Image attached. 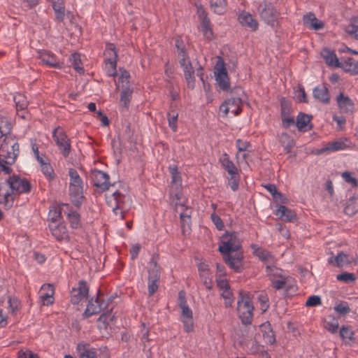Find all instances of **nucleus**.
Segmentation results:
<instances>
[{"label": "nucleus", "instance_id": "nucleus-1", "mask_svg": "<svg viewBox=\"0 0 358 358\" xmlns=\"http://www.w3.org/2000/svg\"><path fill=\"white\" fill-rule=\"evenodd\" d=\"M108 205L112 208L114 213L120 215V219L124 218V210H127V203L130 201L129 195L124 187L115 191L110 196H106Z\"/></svg>", "mask_w": 358, "mask_h": 358}, {"label": "nucleus", "instance_id": "nucleus-2", "mask_svg": "<svg viewBox=\"0 0 358 358\" xmlns=\"http://www.w3.org/2000/svg\"><path fill=\"white\" fill-rule=\"evenodd\" d=\"M237 311L243 324H250L253 319L254 306L249 294L241 292L237 301Z\"/></svg>", "mask_w": 358, "mask_h": 358}, {"label": "nucleus", "instance_id": "nucleus-3", "mask_svg": "<svg viewBox=\"0 0 358 358\" xmlns=\"http://www.w3.org/2000/svg\"><path fill=\"white\" fill-rule=\"evenodd\" d=\"M69 195L73 203L79 207L84 198L83 196V182L78 171L74 169H69Z\"/></svg>", "mask_w": 358, "mask_h": 358}, {"label": "nucleus", "instance_id": "nucleus-4", "mask_svg": "<svg viewBox=\"0 0 358 358\" xmlns=\"http://www.w3.org/2000/svg\"><path fill=\"white\" fill-rule=\"evenodd\" d=\"M20 146L14 139L6 137L0 147V159L6 164H13L20 153Z\"/></svg>", "mask_w": 358, "mask_h": 358}, {"label": "nucleus", "instance_id": "nucleus-5", "mask_svg": "<svg viewBox=\"0 0 358 358\" xmlns=\"http://www.w3.org/2000/svg\"><path fill=\"white\" fill-rule=\"evenodd\" d=\"M261 19L272 29H276L280 27V11L271 3H264L259 6Z\"/></svg>", "mask_w": 358, "mask_h": 358}, {"label": "nucleus", "instance_id": "nucleus-6", "mask_svg": "<svg viewBox=\"0 0 358 358\" xmlns=\"http://www.w3.org/2000/svg\"><path fill=\"white\" fill-rule=\"evenodd\" d=\"M6 182L11 189L12 192H6L4 194L3 199L6 203L8 201V198L12 194H27L30 192L31 189V185L27 179L17 175H13L9 177L8 179L6 180Z\"/></svg>", "mask_w": 358, "mask_h": 358}, {"label": "nucleus", "instance_id": "nucleus-7", "mask_svg": "<svg viewBox=\"0 0 358 358\" xmlns=\"http://www.w3.org/2000/svg\"><path fill=\"white\" fill-rule=\"evenodd\" d=\"M241 242L238 233L236 231H227L221 237L218 250L220 253L234 252L241 250Z\"/></svg>", "mask_w": 358, "mask_h": 358}, {"label": "nucleus", "instance_id": "nucleus-8", "mask_svg": "<svg viewBox=\"0 0 358 358\" xmlns=\"http://www.w3.org/2000/svg\"><path fill=\"white\" fill-rule=\"evenodd\" d=\"M178 306L181 309L182 322L185 331L187 333L191 332L194 329L193 315L192 310L187 305L185 291L181 290L178 292Z\"/></svg>", "mask_w": 358, "mask_h": 358}, {"label": "nucleus", "instance_id": "nucleus-9", "mask_svg": "<svg viewBox=\"0 0 358 358\" xmlns=\"http://www.w3.org/2000/svg\"><path fill=\"white\" fill-rule=\"evenodd\" d=\"M160 267L152 257L148 263V294L152 296L157 292L159 285Z\"/></svg>", "mask_w": 358, "mask_h": 358}, {"label": "nucleus", "instance_id": "nucleus-10", "mask_svg": "<svg viewBox=\"0 0 358 358\" xmlns=\"http://www.w3.org/2000/svg\"><path fill=\"white\" fill-rule=\"evenodd\" d=\"M52 138L55 141L61 154L67 157L71 150V141L64 131L59 127L55 128L52 131Z\"/></svg>", "mask_w": 358, "mask_h": 358}, {"label": "nucleus", "instance_id": "nucleus-11", "mask_svg": "<svg viewBox=\"0 0 358 358\" xmlns=\"http://www.w3.org/2000/svg\"><path fill=\"white\" fill-rule=\"evenodd\" d=\"M224 262L236 273H241L243 270V252L242 250L234 252L221 253Z\"/></svg>", "mask_w": 358, "mask_h": 358}, {"label": "nucleus", "instance_id": "nucleus-12", "mask_svg": "<svg viewBox=\"0 0 358 358\" xmlns=\"http://www.w3.org/2000/svg\"><path fill=\"white\" fill-rule=\"evenodd\" d=\"M89 286L85 280H81L78 286L73 287L71 292V302L73 304H78L84 299H87L89 293Z\"/></svg>", "mask_w": 358, "mask_h": 358}, {"label": "nucleus", "instance_id": "nucleus-13", "mask_svg": "<svg viewBox=\"0 0 358 358\" xmlns=\"http://www.w3.org/2000/svg\"><path fill=\"white\" fill-rule=\"evenodd\" d=\"M91 179L93 185L101 191L108 190L110 186L109 182V176L98 170H94L91 173Z\"/></svg>", "mask_w": 358, "mask_h": 358}, {"label": "nucleus", "instance_id": "nucleus-14", "mask_svg": "<svg viewBox=\"0 0 358 358\" xmlns=\"http://www.w3.org/2000/svg\"><path fill=\"white\" fill-rule=\"evenodd\" d=\"M250 247L253 255L257 257L262 262L266 265L275 264V258L271 252L263 249L257 244H252Z\"/></svg>", "mask_w": 358, "mask_h": 358}, {"label": "nucleus", "instance_id": "nucleus-15", "mask_svg": "<svg viewBox=\"0 0 358 358\" xmlns=\"http://www.w3.org/2000/svg\"><path fill=\"white\" fill-rule=\"evenodd\" d=\"M238 22L243 27L250 29L251 31H256L258 29L259 23L256 18L250 13L246 11H241L238 17Z\"/></svg>", "mask_w": 358, "mask_h": 358}, {"label": "nucleus", "instance_id": "nucleus-16", "mask_svg": "<svg viewBox=\"0 0 358 358\" xmlns=\"http://www.w3.org/2000/svg\"><path fill=\"white\" fill-rule=\"evenodd\" d=\"M38 54L39 59L44 64L56 69H62L63 67V64L51 52L43 50L39 52Z\"/></svg>", "mask_w": 358, "mask_h": 358}, {"label": "nucleus", "instance_id": "nucleus-17", "mask_svg": "<svg viewBox=\"0 0 358 358\" xmlns=\"http://www.w3.org/2000/svg\"><path fill=\"white\" fill-rule=\"evenodd\" d=\"M55 293L54 287L50 284H44L40 290V299L43 305H52L54 302L53 295Z\"/></svg>", "mask_w": 358, "mask_h": 358}, {"label": "nucleus", "instance_id": "nucleus-18", "mask_svg": "<svg viewBox=\"0 0 358 358\" xmlns=\"http://www.w3.org/2000/svg\"><path fill=\"white\" fill-rule=\"evenodd\" d=\"M216 80L218 83L219 87L223 91H227L229 90V79L227 75L224 64L217 69V71L215 72Z\"/></svg>", "mask_w": 358, "mask_h": 358}, {"label": "nucleus", "instance_id": "nucleus-19", "mask_svg": "<svg viewBox=\"0 0 358 358\" xmlns=\"http://www.w3.org/2000/svg\"><path fill=\"white\" fill-rule=\"evenodd\" d=\"M303 22L306 27L313 30L322 29L324 26V23L319 20L315 14L311 12L303 15Z\"/></svg>", "mask_w": 358, "mask_h": 358}, {"label": "nucleus", "instance_id": "nucleus-20", "mask_svg": "<svg viewBox=\"0 0 358 358\" xmlns=\"http://www.w3.org/2000/svg\"><path fill=\"white\" fill-rule=\"evenodd\" d=\"M336 101L339 108L343 113H352L355 104L353 101L349 96L344 95V94L341 92L337 96Z\"/></svg>", "mask_w": 358, "mask_h": 358}, {"label": "nucleus", "instance_id": "nucleus-21", "mask_svg": "<svg viewBox=\"0 0 358 358\" xmlns=\"http://www.w3.org/2000/svg\"><path fill=\"white\" fill-rule=\"evenodd\" d=\"M50 230L52 233V235L58 241H68L69 240V234L66 230V227L62 224H49Z\"/></svg>", "mask_w": 358, "mask_h": 358}, {"label": "nucleus", "instance_id": "nucleus-22", "mask_svg": "<svg viewBox=\"0 0 358 358\" xmlns=\"http://www.w3.org/2000/svg\"><path fill=\"white\" fill-rule=\"evenodd\" d=\"M313 97L319 101L327 104L330 101V95L327 87L324 85H320L313 90Z\"/></svg>", "mask_w": 358, "mask_h": 358}, {"label": "nucleus", "instance_id": "nucleus-23", "mask_svg": "<svg viewBox=\"0 0 358 358\" xmlns=\"http://www.w3.org/2000/svg\"><path fill=\"white\" fill-rule=\"evenodd\" d=\"M345 141H347V139H339L335 141L329 142L326 146L318 150L317 153L320 155L326 152H335L345 150L348 147Z\"/></svg>", "mask_w": 358, "mask_h": 358}, {"label": "nucleus", "instance_id": "nucleus-24", "mask_svg": "<svg viewBox=\"0 0 358 358\" xmlns=\"http://www.w3.org/2000/svg\"><path fill=\"white\" fill-rule=\"evenodd\" d=\"M106 306H103V302L101 301L99 296L96 297L94 302L93 300H90L87 306V308L85 311V315L90 317L92 315L100 313L103 309L106 308Z\"/></svg>", "mask_w": 358, "mask_h": 358}, {"label": "nucleus", "instance_id": "nucleus-25", "mask_svg": "<svg viewBox=\"0 0 358 358\" xmlns=\"http://www.w3.org/2000/svg\"><path fill=\"white\" fill-rule=\"evenodd\" d=\"M77 350L80 358H98L96 350L90 348L89 344L85 343H78Z\"/></svg>", "mask_w": 358, "mask_h": 358}, {"label": "nucleus", "instance_id": "nucleus-26", "mask_svg": "<svg viewBox=\"0 0 358 358\" xmlns=\"http://www.w3.org/2000/svg\"><path fill=\"white\" fill-rule=\"evenodd\" d=\"M259 327L262 332L264 342L267 344L273 345L275 342V337L269 322L262 324Z\"/></svg>", "mask_w": 358, "mask_h": 358}, {"label": "nucleus", "instance_id": "nucleus-27", "mask_svg": "<svg viewBox=\"0 0 358 358\" xmlns=\"http://www.w3.org/2000/svg\"><path fill=\"white\" fill-rule=\"evenodd\" d=\"M321 56L328 66L334 67L339 66L340 62L334 51L328 48H324L321 51Z\"/></svg>", "mask_w": 358, "mask_h": 358}, {"label": "nucleus", "instance_id": "nucleus-28", "mask_svg": "<svg viewBox=\"0 0 358 358\" xmlns=\"http://www.w3.org/2000/svg\"><path fill=\"white\" fill-rule=\"evenodd\" d=\"M220 162L222 166L228 173L229 175H236L238 173V170L234 164V162L229 159V156L227 153H224L220 158Z\"/></svg>", "mask_w": 358, "mask_h": 358}, {"label": "nucleus", "instance_id": "nucleus-29", "mask_svg": "<svg viewBox=\"0 0 358 358\" xmlns=\"http://www.w3.org/2000/svg\"><path fill=\"white\" fill-rule=\"evenodd\" d=\"M69 208L68 204H62V206H51L49 213L48 217L51 220L52 224H55L57 222H58L61 217L62 212L65 214L66 209Z\"/></svg>", "mask_w": 358, "mask_h": 358}, {"label": "nucleus", "instance_id": "nucleus-30", "mask_svg": "<svg viewBox=\"0 0 358 358\" xmlns=\"http://www.w3.org/2000/svg\"><path fill=\"white\" fill-rule=\"evenodd\" d=\"M276 215L285 222H294L296 220V214L294 211L285 206H280L277 210Z\"/></svg>", "mask_w": 358, "mask_h": 358}, {"label": "nucleus", "instance_id": "nucleus-31", "mask_svg": "<svg viewBox=\"0 0 358 358\" xmlns=\"http://www.w3.org/2000/svg\"><path fill=\"white\" fill-rule=\"evenodd\" d=\"M55 11L56 20L61 22L65 17V6L64 0H50Z\"/></svg>", "mask_w": 358, "mask_h": 358}, {"label": "nucleus", "instance_id": "nucleus-32", "mask_svg": "<svg viewBox=\"0 0 358 358\" xmlns=\"http://www.w3.org/2000/svg\"><path fill=\"white\" fill-rule=\"evenodd\" d=\"M338 67L352 75L358 74V62L352 58H348L344 62H340Z\"/></svg>", "mask_w": 358, "mask_h": 358}, {"label": "nucleus", "instance_id": "nucleus-33", "mask_svg": "<svg viewBox=\"0 0 358 358\" xmlns=\"http://www.w3.org/2000/svg\"><path fill=\"white\" fill-rule=\"evenodd\" d=\"M117 50L113 43H107L104 51V62H117Z\"/></svg>", "mask_w": 358, "mask_h": 358}, {"label": "nucleus", "instance_id": "nucleus-34", "mask_svg": "<svg viewBox=\"0 0 358 358\" xmlns=\"http://www.w3.org/2000/svg\"><path fill=\"white\" fill-rule=\"evenodd\" d=\"M132 93L133 90L129 87V86H126L125 88L122 90L120 102L122 110L128 109L131 99Z\"/></svg>", "mask_w": 358, "mask_h": 358}, {"label": "nucleus", "instance_id": "nucleus-35", "mask_svg": "<svg viewBox=\"0 0 358 358\" xmlns=\"http://www.w3.org/2000/svg\"><path fill=\"white\" fill-rule=\"evenodd\" d=\"M312 119L311 115H306L303 113H299L296 117V126L299 131H307L310 130L312 126H310L308 129H306V127L308 126L310 120Z\"/></svg>", "mask_w": 358, "mask_h": 358}, {"label": "nucleus", "instance_id": "nucleus-36", "mask_svg": "<svg viewBox=\"0 0 358 358\" xmlns=\"http://www.w3.org/2000/svg\"><path fill=\"white\" fill-rule=\"evenodd\" d=\"M344 212L350 216L355 215L358 213V193L351 197L344 208Z\"/></svg>", "mask_w": 358, "mask_h": 358}, {"label": "nucleus", "instance_id": "nucleus-37", "mask_svg": "<svg viewBox=\"0 0 358 358\" xmlns=\"http://www.w3.org/2000/svg\"><path fill=\"white\" fill-rule=\"evenodd\" d=\"M211 10L218 15L224 14L227 10V0H208Z\"/></svg>", "mask_w": 358, "mask_h": 358}, {"label": "nucleus", "instance_id": "nucleus-38", "mask_svg": "<svg viewBox=\"0 0 358 358\" xmlns=\"http://www.w3.org/2000/svg\"><path fill=\"white\" fill-rule=\"evenodd\" d=\"M67 218L71 224L72 228L77 229L80 225V215L79 214L73 210H70L69 208L66 209V213Z\"/></svg>", "mask_w": 358, "mask_h": 358}, {"label": "nucleus", "instance_id": "nucleus-39", "mask_svg": "<svg viewBox=\"0 0 358 358\" xmlns=\"http://www.w3.org/2000/svg\"><path fill=\"white\" fill-rule=\"evenodd\" d=\"M178 113L176 110L173 108L171 106L169 111L167 113V118L169 122V126L173 131H177V121H178Z\"/></svg>", "mask_w": 358, "mask_h": 358}, {"label": "nucleus", "instance_id": "nucleus-40", "mask_svg": "<svg viewBox=\"0 0 358 358\" xmlns=\"http://www.w3.org/2000/svg\"><path fill=\"white\" fill-rule=\"evenodd\" d=\"M39 164L41 165V171L45 178L49 180H52L55 178V173L50 162L44 160L42 163Z\"/></svg>", "mask_w": 358, "mask_h": 358}, {"label": "nucleus", "instance_id": "nucleus-41", "mask_svg": "<svg viewBox=\"0 0 358 358\" xmlns=\"http://www.w3.org/2000/svg\"><path fill=\"white\" fill-rule=\"evenodd\" d=\"M14 102L15 103L16 109L19 110H24L27 106L28 101L26 96L20 93L15 94L13 97Z\"/></svg>", "mask_w": 358, "mask_h": 358}, {"label": "nucleus", "instance_id": "nucleus-42", "mask_svg": "<svg viewBox=\"0 0 358 358\" xmlns=\"http://www.w3.org/2000/svg\"><path fill=\"white\" fill-rule=\"evenodd\" d=\"M240 103V97H233L229 99H227L224 101L220 106V111L223 114L224 116H226L228 114L230 109L229 104H239Z\"/></svg>", "mask_w": 358, "mask_h": 358}, {"label": "nucleus", "instance_id": "nucleus-43", "mask_svg": "<svg viewBox=\"0 0 358 358\" xmlns=\"http://www.w3.org/2000/svg\"><path fill=\"white\" fill-rule=\"evenodd\" d=\"M71 66L80 74L84 73V69L80 66L81 60L80 55L78 53H73L69 58Z\"/></svg>", "mask_w": 358, "mask_h": 358}, {"label": "nucleus", "instance_id": "nucleus-44", "mask_svg": "<svg viewBox=\"0 0 358 358\" xmlns=\"http://www.w3.org/2000/svg\"><path fill=\"white\" fill-rule=\"evenodd\" d=\"M347 255L344 252L338 253L336 257H331L328 262L329 264H333L335 262L334 265L338 267H342L345 264H348L349 261L347 260Z\"/></svg>", "mask_w": 358, "mask_h": 358}, {"label": "nucleus", "instance_id": "nucleus-45", "mask_svg": "<svg viewBox=\"0 0 358 358\" xmlns=\"http://www.w3.org/2000/svg\"><path fill=\"white\" fill-rule=\"evenodd\" d=\"M263 187L272 195L275 201H282L283 195L277 190V187L274 184H266Z\"/></svg>", "mask_w": 358, "mask_h": 358}, {"label": "nucleus", "instance_id": "nucleus-46", "mask_svg": "<svg viewBox=\"0 0 358 358\" xmlns=\"http://www.w3.org/2000/svg\"><path fill=\"white\" fill-rule=\"evenodd\" d=\"M121 74L118 78V83L116 85L117 88L121 87L122 90L125 88L126 86H129V78L130 75L128 71L120 69Z\"/></svg>", "mask_w": 358, "mask_h": 358}, {"label": "nucleus", "instance_id": "nucleus-47", "mask_svg": "<svg viewBox=\"0 0 358 358\" xmlns=\"http://www.w3.org/2000/svg\"><path fill=\"white\" fill-rule=\"evenodd\" d=\"M11 131V124L8 120L5 117H0V134L4 135L6 138Z\"/></svg>", "mask_w": 358, "mask_h": 358}, {"label": "nucleus", "instance_id": "nucleus-48", "mask_svg": "<svg viewBox=\"0 0 358 358\" xmlns=\"http://www.w3.org/2000/svg\"><path fill=\"white\" fill-rule=\"evenodd\" d=\"M266 274L271 277V280L275 279V278H282V276H283L282 275V270L277 268L275 264L266 265Z\"/></svg>", "mask_w": 358, "mask_h": 358}, {"label": "nucleus", "instance_id": "nucleus-49", "mask_svg": "<svg viewBox=\"0 0 358 358\" xmlns=\"http://www.w3.org/2000/svg\"><path fill=\"white\" fill-rule=\"evenodd\" d=\"M221 296L224 299V306L226 308L231 307L234 303V298L231 287L221 291Z\"/></svg>", "mask_w": 358, "mask_h": 358}, {"label": "nucleus", "instance_id": "nucleus-50", "mask_svg": "<svg viewBox=\"0 0 358 358\" xmlns=\"http://www.w3.org/2000/svg\"><path fill=\"white\" fill-rule=\"evenodd\" d=\"M339 334L345 341L355 340L354 332L348 327L343 326L340 329Z\"/></svg>", "mask_w": 358, "mask_h": 358}, {"label": "nucleus", "instance_id": "nucleus-51", "mask_svg": "<svg viewBox=\"0 0 358 358\" xmlns=\"http://www.w3.org/2000/svg\"><path fill=\"white\" fill-rule=\"evenodd\" d=\"M201 27L204 37L208 39H211L213 36V31L210 27V20L206 19L204 21L201 22Z\"/></svg>", "mask_w": 358, "mask_h": 358}, {"label": "nucleus", "instance_id": "nucleus-52", "mask_svg": "<svg viewBox=\"0 0 358 358\" xmlns=\"http://www.w3.org/2000/svg\"><path fill=\"white\" fill-rule=\"evenodd\" d=\"M336 279L337 280L343 282L345 283H350L356 280V276L354 273L343 272L341 274H338L336 276Z\"/></svg>", "mask_w": 358, "mask_h": 358}, {"label": "nucleus", "instance_id": "nucleus-53", "mask_svg": "<svg viewBox=\"0 0 358 358\" xmlns=\"http://www.w3.org/2000/svg\"><path fill=\"white\" fill-rule=\"evenodd\" d=\"M191 213V210L187 208H185L182 212L180 213L182 227H184L185 224H189L190 222Z\"/></svg>", "mask_w": 358, "mask_h": 358}, {"label": "nucleus", "instance_id": "nucleus-54", "mask_svg": "<svg viewBox=\"0 0 358 358\" xmlns=\"http://www.w3.org/2000/svg\"><path fill=\"white\" fill-rule=\"evenodd\" d=\"M324 328L331 334H334L337 332L338 322L335 318H332L331 321H325Z\"/></svg>", "mask_w": 358, "mask_h": 358}, {"label": "nucleus", "instance_id": "nucleus-55", "mask_svg": "<svg viewBox=\"0 0 358 358\" xmlns=\"http://www.w3.org/2000/svg\"><path fill=\"white\" fill-rule=\"evenodd\" d=\"M282 138L287 141V143L283 145L284 150L287 153H289L292 151V149L295 146V143L293 138H292L287 134H282Z\"/></svg>", "mask_w": 358, "mask_h": 358}, {"label": "nucleus", "instance_id": "nucleus-56", "mask_svg": "<svg viewBox=\"0 0 358 358\" xmlns=\"http://www.w3.org/2000/svg\"><path fill=\"white\" fill-rule=\"evenodd\" d=\"M106 71L108 76L115 77L117 76V62H105Z\"/></svg>", "mask_w": 358, "mask_h": 358}, {"label": "nucleus", "instance_id": "nucleus-57", "mask_svg": "<svg viewBox=\"0 0 358 358\" xmlns=\"http://www.w3.org/2000/svg\"><path fill=\"white\" fill-rule=\"evenodd\" d=\"M335 311L341 315H346L350 312V308L347 302H341L334 307Z\"/></svg>", "mask_w": 358, "mask_h": 358}, {"label": "nucleus", "instance_id": "nucleus-58", "mask_svg": "<svg viewBox=\"0 0 358 358\" xmlns=\"http://www.w3.org/2000/svg\"><path fill=\"white\" fill-rule=\"evenodd\" d=\"M175 46L177 49V55L187 52L185 45L180 37H176L175 39Z\"/></svg>", "mask_w": 358, "mask_h": 358}, {"label": "nucleus", "instance_id": "nucleus-59", "mask_svg": "<svg viewBox=\"0 0 358 358\" xmlns=\"http://www.w3.org/2000/svg\"><path fill=\"white\" fill-rule=\"evenodd\" d=\"M230 178H229V185L233 191H236L239 187V180L240 176L239 174L237 173L236 175H229Z\"/></svg>", "mask_w": 358, "mask_h": 358}, {"label": "nucleus", "instance_id": "nucleus-60", "mask_svg": "<svg viewBox=\"0 0 358 358\" xmlns=\"http://www.w3.org/2000/svg\"><path fill=\"white\" fill-rule=\"evenodd\" d=\"M217 286L221 291L227 289L230 287V285L224 276H219L216 278Z\"/></svg>", "mask_w": 358, "mask_h": 358}, {"label": "nucleus", "instance_id": "nucleus-61", "mask_svg": "<svg viewBox=\"0 0 358 358\" xmlns=\"http://www.w3.org/2000/svg\"><path fill=\"white\" fill-rule=\"evenodd\" d=\"M18 358H39L37 354L29 349H21L17 352Z\"/></svg>", "mask_w": 358, "mask_h": 358}, {"label": "nucleus", "instance_id": "nucleus-62", "mask_svg": "<svg viewBox=\"0 0 358 358\" xmlns=\"http://www.w3.org/2000/svg\"><path fill=\"white\" fill-rule=\"evenodd\" d=\"M321 303V298L319 296L312 295L307 299L306 306L308 307H314L320 305Z\"/></svg>", "mask_w": 358, "mask_h": 358}, {"label": "nucleus", "instance_id": "nucleus-63", "mask_svg": "<svg viewBox=\"0 0 358 358\" xmlns=\"http://www.w3.org/2000/svg\"><path fill=\"white\" fill-rule=\"evenodd\" d=\"M287 282V278L285 276H282L278 280L271 279L272 287L276 289H282Z\"/></svg>", "mask_w": 358, "mask_h": 358}, {"label": "nucleus", "instance_id": "nucleus-64", "mask_svg": "<svg viewBox=\"0 0 358 358\" xmlns=\"http://www.w3.org/2000/svg\"><path fill=\"white\" fill-rule=\"evenodd\" d=\"M347 33L351 36L358 40V26L355 24H350L346 28Z\"/></svg>", "mask_w": 358, "mask_h": 358}]
</instances>
